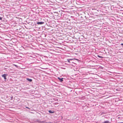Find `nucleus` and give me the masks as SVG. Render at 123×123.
I'll return each instance as SVG.
<instances>
[{"label": "nucleus", "mask_w": 123, "mask_h": 123, "mask_svg": "<svg viewBox=\"0 0 123 123\" xmlns=\"http://www.w3.org/2000/svg\"><path fill=\"white\" fill-rule=\"evenodd\" d=\"M7 75V74H2V77L4 78V79L5 80H6V77Z\"/></svg>", "instance_id": "nucleus-2"}, {"label": "nucleus", "mask_w": 123, "mask_h": 123, "mask_svg": "<svg viewBox=\"0 0 123 123\" xmlns=\"http://www.w3.org/2000/svg\"><path fill=\"white\" fill-rule=\"evenodd\" d=\"M2 18L1 17H0V20H1L2 19Z\"/></svg>", "instance_id": "nucleus-9"}, {"label": "nucleus", "mask_w": 123, "mask_h": 123, "mask_svg": "<svg viewBox=\"0 0 123 123\" xmlns=\"http://www.w3.org/2000/svg\"><path fill=\"white\" fill-rule=\"evenodd\" d=\"M13 98V97H11V99L12 100V98Z\"/></svg>", "instance_id": "nucleus-10"}, {"label": "nucleus", "mask_w": 123, "mask_h": 123, "mask_svg": "<svg viewBox=\"0 0 123 123\" xmlns=\"http://www.w3.org/2000/svg\"><path fill=\"white\" fill-rule=\"evenodd\" d=\"M51 123V122H50L49 123Z\"/></svg>", "instance_id": "nucleus-13"}, {"label": "nucleus", "mask_w": 123, "mask_h": 123, "mask_svg": "<svg viewBox=\"0 0 123 123\" xmlns=\"http://www.w3.org/2000/svg\"><path fill=\"white\" fill-rule=\"evenodd\" d=\"M49 112L50 113H54V112L53 111H51V110H49Z\"/></svg>", "instance_id": "nucleus-6"}, {"label": "nucleus", "mask_w": 123, "mask_h": 123, "mask_svg": "<svg viewBox=\"0 0 123 123\" xmlns=\"http://www.w3.org/2000/svg\"><path fill=\"white\" fill-rule=\"evenodd\" d=\"M58 79L61 82H62V81H63V79H64L63 78H60L59 77H58Z\"/></svg>", "instance_id": "nucleus-4"}, {"label": "nucleus", "mask_w": 123, "mask_h": 123, "mask_svg": "<svg viewBox=\"0 0 123 123\" xmlns=\"http://www.w3.org/2000/svg\"><path fill=\"white\" fill-rule=\"evenodd\" d=\"M97 56L99 57V58H103V57L102 56H101L99 55H97Z\"/></svg>", "instance_id": "nucleus-8"}, {"label": "nucleus", "mask_w": 123, "mask_h": 123, "mask_svg": "<svg viewBox=\"0 0 123 123\" xmlns=\"http://www.w3.org/2000/svg\"><path fill=\"white\" fill-rule=\"evenodd\" d=\"M72 59H68L67 60L70 64L72 65V63H73L72 61Z\"/></svg>", "instance_id": "nucleus-1"}, {"label": "nucleus", "mask_w": 123, "mask_h": 123, "mask_svg": "<svg viewBox=\"0 0 123 123\" xmlns=\"http://www.w3.org/2000/svg\"><path fill=\"white\" fill-rule=\"evenodd\" d=\"M110 122H109V121H104L103 123H109Z\"/></svg>", "instance_id": "nucleus-7"}, {"label": "nucleus", "mask_w": 123, "mask_h": 123, "mask_svg": "<svg viewBox=\"0 0 123 123\" xmlns=\"http://www.w3.org/2000/svg\"><path fill=\"white\" fill-rule=\"evenodd\" d=\"M26 80H27L28 81H29V82H31L32 81V80L31 79H29V78H27L26 79Z\"/></svg>", "instance_id": "nucleus-5"}, {"label": "nucleus", "mask_w": 123, "mask_h": 123, "mask_svg": "<svg viewBox=\"0 0 123 123\" xmlns=\"http://www.w3.org/2000/svg\"><path fill=\"white\" fill-rule=\"evenodd\" d=\"M44 23V22H37V24L38 25H42Z\"/></svg>", "instance_id": "nucleus-3"}, {"label": "nucleus", "mask_w": 123, "mask_h": 123, "mask_svg": "<svg viewBox=\"0 0 123 123\" xmlns=\"http://www.w3.org/2000/svg\"><path fill=\"white\" fill-rule=\"evenodd\" d=\"M26 107L27 108H28V109H29L30 108H29L28 107Z\"/></svg>", "instance_id": "nucleus-11"}, {"label": "nucleus", "mask_w": 123, "mask_h": 123, "mask_svg": "<svg viewBox=\"0 0 123 123\" xmlns=\"http://www.w3.org/2000/svg\"><path fill=\"white\" fill-rule=\"evenodd\" d=\"M121 45H123V43H122L121 44Z\"/></svg>", "instance_id": "nucleus-12"}]
</instances>
